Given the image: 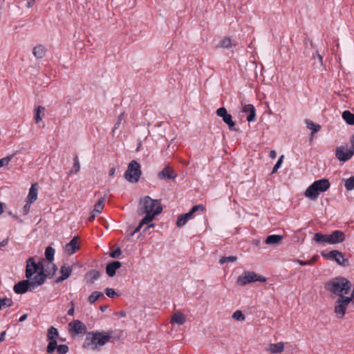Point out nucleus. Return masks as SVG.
<instances>
[{"instance_id": "obj_25", "label": "nucleus", "mask_w": 354, "mask_h": 354, "mask_svg": "<svg viewBox=\"0 0 354 354\" xmlns=\"http://www.w3.org/2000/svg\"><path fill=\"white\" fill-rule=\"evenodd\" d=\"M100 273L96 270H91L86 274V279L88 283H93L99 279Z\"/></svg>"}, {"instance_id": "obj_20", "label": "nucleus", "mask_w": 354, "mask_h": 354, "mask_svg": "<svg viewBox=\"0 0 354 354\" xmlns=\"http://www.w3.org/2000/svg\"><path fill=\"white\" fill-rule=\"evenodd\" d=\"M78 250L79 245L77 243V237L73 238L72 240L65 246V251L69 254H74Z\"/></svg>"}, {"instance_id": "obj_15", "label": "nucleus", "mask_w": 354, "mask_h": 354, "mask_svg": "<svg viewBox=\"0 0 354 354\" xmlns=\"http://www.w3.org/2000/svg\"><path fill=\"white\" fill-rule=\"evenodd\" d=\"M345 239V234L343 232L339 230H335L332 234H328V243L336 244L342 243Z\"/></svg>"}, {"instance_id": "obj_56", "label": "nucleus", "mask_w": 354, "mask_h": 354, "mask_svg": "<svg viewBox=\"0 0 354 354\" xmlns=\"http://www.w3.org/2000/svg\"><path fill=\"white\" fill-rule=\"evenodd\" d=\"M6 335V331H3L0 334V342H3L5 339Z\"/></svg>"}, {"instance_id": "obj_37", "label": "nucleus", "mask_w": 354, "mask_h": 354, "mask_svg": "<svg viewBox=\"0 0 354 354\" xmlns=\"http://www.w3.org/2000/svg\"><path fill=\"white\" fill-rule=\"evenodd\" d=\"M344 186L348 191L354 189V176L345 180Z\"/></svg>"}, {"instance_id": "obj_48", "label": "nucleus", "mask_w": 354, "mask_h": 354, "mask_svg": "<svg viewBox=\"0 0 354 354\" xmlns=\"http://www.w3.org/2000/svg\"><path fill=\"white\" fill-rule=\"evenodd\" d=\"M48 268H51V270L49 272L48 274H54L57 270L56 266L55 264H53L52 263V261H48Z\"/></svg>"}, {"instance_id": "obj_39", "label": "nucleus", "mask_w": 354, "mask_h": 354, "mask_svg": "<svg viewBox=\"0 0 354 354\" xmlns=\"http://www.w3.org/2000/svg\"><path fill=\"white\" fill-rule=\"evenodd\" d=\"M237 260V257L236 256H230V257H223L220 259L219 263L221 264H224L227 262H235Z\"/></svg>"}, {"instance_id": "obj_52", "label": "nucleus", "mask_w": 354, "mask_h": 354, "mask_svg": "<svg viewBox=\"0 0 354 354\" xmlns=\"http://www.w3.org/2000/svg\"><path fill=\"white\" fill-rule=\"evenodd\" d=\"M295 261L298 263L301 266L310 265V262H308V261H301V260H299V259H297V260H295Z\"/></svg>"}, {"instance_id": "obj_17", "label": "nucleus", "mask_w": 354, "mask_h": 354, "mask_svg": "<svg viewBox=\"0 0 354 354\" xmlns=\"http://www.w3.org/2000/svg\"><path fill=\"white\" fill-rule=\"evenodd\" d=\"M73 267L68 264H64L60 268L61 276L56 279L57 283L62 282L68 279L72 272Z\"/></svg>"}, {"instance_id": "obj_45", "label": "nucleus", "mask_w": 354, "mask_h": 354, "mask_svg": "<svg viewBox=\"0 0 354 354\" xmlns=\"http://www.w3.org/2000/svg\"><path fill=\"white\" fill-rule=\"evenodd\" d=\"M283 158H284V156L281 155V157L279 158V159L278 160V161L277 162V163L275 164V165L274 166L272 171V174H274L277 171L278 169L281 167V165L282 164Z\"/></svg>"}, {"instance_id": "obj_4", "label": "nucleus", "mask_w": 354, "mask_h": 354, "mask_svg": "<svg viewBox=\"0 0 354 354\" xmlns=\"http://www.w3.org/2000/svg\"><path fill=\"white\" fill-rule=\"evenodd\" d=\"M46 279V274L41 270L34 277L32 281L22 280L16 283L13 287V290L17 294H24L28 290H32L42 285L45 282Z\"/></svg>"}, {"instance_id": "obj_35", "label": "nucleus", "mask_w": 354, "mask_h": 354, "mask_svg": "<svg viewBox=\"0 0 354 354\" xmlns=\"http://www.w3.org/2000/svg\"><path fill=\"white\" fill-rule=\"evenodd\" d=\"M57 346H58L56 339L49 340V343L46 348V352L48 353H53L57 348Z\"/></svg>"}, {"instance_id": "obj_26", "label": "nucleus", "mask_w": 354, "mask_h": 354, "mask_svg": "<svg viewBox=\"0 0 354 354\" xmlns=\"http://www.w3.org/2000/svg\"><path fill=\"white\" fill-rule=\"evenodd\" d=\"M46 48L41 45L39 44L36 46L32 50V53L35 57L37 59L43 58L46 55Z\"/></svg>"}, {"instance_id": "obj_11", "label": "nucleus", "mask_w": 354, "mask_h": 354, "mask_svg": "<svg viewBox=\"0 0 354 354\" xmlns=\"http://www.w3.org/2000/svg\"><path fill=\"white\" fill-rule=\"evenodd\" d=\"M354 155V153L347 145H341L336 148L335 156L340 162H346Z\"/></svg>"}, {"instance_id": "obj_63", "label": "nucleus", "mask_w": 354, "mask_h": 354, "mask_svg": "<svg viewBox=\"0 0 354 354\" xmlns=\"http://www.w3.org/2000/svg\"><path fill=\"white\" fill-rule=\"evenodd\" d=\"M3 212V203H0V214H1Z\"/></svg>"}, {"instance_id": "obj_10", "label": "nucleus", "mask_w": 354, "mask_h": 354, "mask_svg": "<svg viewBox=\"0 0 354 354\" xmlns=\"http://www.w3.org/2000/svg\"><path fill=\"white\" fill-rule=\"evenodd\" d=\"M41 270L44 272V268L43 265H41L40 263L37 264L32 257L28 259L26 268V277L27 279H30L35 273L37 271L39 272Z\"/></svg>"}, {"instance_id": "obj_46", "label": "nucleus", "mask_w": 354, "mask_h": 354, "mask_svg": "<svg viewBox=\"0 0 354 354\" xmlns=\"http://www.w3.org/2000/svg\"><path fill=\"white\" fill-rule=\"evenodd\" d=\"M124 118V113H122L119 116H118V120L116 122V123L114 125V128L113 129V133L115 132V130L117 129L118 128H119L122 120Z\"/></svg>"}, {"instance_id": "obj_47", "label": "nucleus", "mask_w": 354, "mask_h": 354, "mask_svg": "<svg viewBox=\"0 0 354 354\" xmlns=\"http://www.w3.org/2000/svg\"><path fill=\"white\" fill-rule=\"evenodd\" d=\"M105 293L109 297H113L115 295H116V292L113 288H106L105 289Z\"/></svg>"}, {"instance_id": "obj_13", "label": "nucleus", "mask_w": 354, "mask_h": 354, "mask_svg": "<svg viewBox=\"0 0 354 354\" xmlns=\"http://www.w3.org/2000/svg\"><path fill=\"white\" fill-rule=\"evenodd\" d=\"M322 255L327 259L335 261L340 266H348V261L345 259L343 254L338 250H331L328 254L322 253Z\"/></svg>"}, {"instance_id": "obj_30", "label": "nucleus", "mask_w": 354, "mask_h": 354, "mask_svg": "<svg viewBox=\"0 0 354 354\" xmlns=\"http://www.w3.org/2000/svg\"><path fill=\"white\" fill-rule=\"evenodd\" d=\"M102 297H104L102 292L94 291L89 295L88 301L90 304H94L98 299Z\"/></svg>"}, {"instance_id": "obj_9", "label": "nucleus", "mask_w": 354, "mask_h": 354, "mask_svg": "<svg viewBox=\"0 0 354 354\" xmlns=\"http://www.w3.org/2000/svg\"><path fill=\"white\" fill-rule=\"evenodd\" d=\"M205 209V207L203 205H194L192 209L184 214L179 215L177 218L176 225L178 227H181L183 225H185L187 221L191 219L193 214L198 210H201L202 212H204Z\"/></svg>"}, {"instance_id": "obj_49", "label": "nucleus", "mask_w": 354, "mask_h": 354, "mask_svg": "<svg viewBox=\"0 0 354 354\" xmlns=\"http://www.w3.org/2000/svg\"><path fill=\"white\" fill-rule=\"evenodd\" d=\"M122 252L120 248L116 249L110 254V257L112 258H118L121 254Z\"/></svg>"}, {"instance_id": "obj_7", "label": "nucleus", "mask_w": 354, "mask_h": 354, "mask_svg": "<svg viewBox=\"0 0 354 354\" xmlns=\"http://www.w3.org/2000/svg\"><path fill=\"white\" fill-rule=\"evenodd\" d=\"M142 174L140 165L136 160H131L124 173L125 179L130 183H137Z\"/></svg>"}, {"instance_id": "obj_64", "label": "nucleus", "mask_w": 354, "mask_h": 354, "mask_svg": "<svg viewBox=\"0 0 354 354\" xmlns=\"http://www.w3.org/2000/svg\"><path fill=\"white\" fill-rule=\"evenodd\" d=\"M106 308H107L106 306H101V307H100V310H101L102 311H104V310H105L106 309Z\"/></svg>"}, {"instance_id": "obj_42", "label": "nucleus", "mask_w": 354, "mask_h": 354, "mask_svg": "<svg viewBox=\"0 0 354 354\" xmlns=\"http://www.w3.org/2000/svg\"><path fill=\"white\" fill-rule=\"evenodd\" d=\"M232 46L231 39L229 37H225L223 39L219 44V46L222 48H230Z\"/></svg>"}, {"instance_id": "obj_28", "label": "nucleus", "mask_w": 354, "mask_h": 354, "mask_svg": "<svg viewBox=\"0 0 354 354\" xmlns=\"http://www.w3.org/2000/svg\"><path fill=\"white\" fill-rule=\"evenodd\" d=\"M106 199V195H104L103 197H102L94 205L93 212L96 213L97 214H100L104 207V202Z\"/></svg>"}, {"instance_id": "obj_53", "label": "nucleus", "mask_w": 354, "mask_h": 354, "mask_svg": "<svg viewBox=\"0 0 354 354\" xmlns=\"http://www.w3.org/2000/svg\"><path fill=\"white\" fill-rule=\"evenodd\" d=\"M96 215H97V214L92 211L91 213V215L88 218V221L89 222L93 221L95 218V216H96Z\"/></svg>"}, {"instance_id": "obj_61", "label": "nucleus", "mask_w": 354, "mask_h": 354, "mask_svg": "<svg viewBox=\"0 0 354 354\" xmlns=\"http://www.w3.org/2000/svg\"><path fill=\"white\" fill-rule=\"evenodd\" d=\"M115 169L113 167H112L110 170H109V174L110 176H113L114 174H115Z\"/></svg>"}, {"instance_id": "obj_59", "label": "nucleus", "mask_w": 354, "mask_h": 354, "mask_svg": "<svg viewBox=\"0 0 354 354\" xmlns=\"http://www.w3.org/2000/svg\"><path fill=\"white\" fill-rule=\"evenodd\" d=\"M117 315L121 317H124L126 316V313L124 311H119L117 313Z\"/></svg>"}, {"instance_id": "obj_58", "label": "nucleus", "mask_w": 354, "mask_h": 354, "mask_svg": "<svg viewBox=\"0 0 354 354\" xmlns=\"http://www.w3.org/2000/svg\"><path fill=\"white\" fill-rule=\"evenodd\" d=\"M27 317H28V315H27V314H24L23 315H21V316L20 317V318H19V321L20 322H24V321H25V320L26 319Z\"/></svg>"}, {"instance_id": "obj_12", "label": "nucleus", "mask_w": 354, "mask_h": 354, "mask_svg": "<svg viewBox=\"0 0 354 354\" xmlns=\"http://www.w3.org/2000/svg\"><path fill=\"white\" fill-rule=\"evenodd\" d=\"M86 326L80 320H74L68 324V331L71 335L86 334Z\"/></svg>"}, {"instance_id": "obj_34", "label": "nucleus", "mask_w": 354, "mask_h": 354, "mask_svg": "<svg viewBox=\"0 0 354 354\" xmlns=\"http://www.w3.org/2000/svg\"><path fill=\"white\" fill-rule=\"evenodd\" d=\"M54 254H55V250L50 246L47 247L46 249V251H45V257H46V259L48 261H52L54 258Z\"/></svg>"}, {"instance_id": "obj_22", "label": "nucleus", "mask_w": 354, "mask_h": 354, "mask_svg": "<svg viewBox=\"0 0 354 354\" xmlns=\"http://www.w3.org/2000/svg\"><path fill=\"white\" fill-rule=\"evenodd\" d=\"M186 322V317L182 313L177 311L171 317V323L183 325Z\"/></svg>"}, {"instance_id": "obj_43", "label": "nucleus", "mask_w": 354, "mask_h": 354, "mask_svg": "<svg viewBox=\"0 0 354 354\" xmlns=\"http://www.w3.org/2000/svg\"><path fill=\"white\" fill-rule=\"evenodd\" d=\"M57 351L58 354H66L68 351V347L65 344H61L57 346Z\"/></svg>"}, {"instance_id": "obj_8", "label": "nucleus", "mask_w": 354, "mask_h": 354, "mask_svg": "<svg viewBox=\"0 0 354 354\" xmlns=\"http://www.w3.org/2000/svg\"><path fill=\"white\" fill-rule=\"evenodd\" d=\"M266 279L264 277L259 276L253 272H244L237 279V283L240 286H245L246 284L255 282L261 281L264 282Z\"/></svg>"}, {"instance_id": "obj_33", "label": "nucleus", "mask_w": 354, "mask_h": 354, "mask_svg": "<svg viewBox=\"0 0 354 354\" xmlns=\"http://www.w3.org/2000/svg\"><path fill=\"white\" fill-rule=\"evenodd\" d=\"M313 239L317 243H328V235L317 232L315 234Z\"/></svg>"}, {"instance_id": "obj_51", "label": "nucleus", "mask_w": 354, "mask_h": 354, "mask_svg": "<svg viewBox=\"0 0 354 354\" xmlns=\"http://www.w3.org/2000/svg\"><path fill=\"white\" fill-rule=\"evenodd\" d=\"M145 223H142V220H141V221H140V223H139L138 226L135 229V230H134V231H133V232L132 233V235H133L134 234H136V233L138 232L140 230V229H141L142 226L143 225H145Z\"/></svg>"}, {"instance_id": "obj_44", "label": "nucleus", "mask_w": 354, "mask_h": 354, "mask_svg": "<svg viewBox=\"0 0 354 354\" xmlns=\"http://www.w3.org/2000/svg\"><path fill=\"white\" fill-rule=\"evenodd\" d=\"M12 157L13 156L12 155L0 159V167L8 165L12 160Z\"/></svg>"}, {"instance_id": "obj_29", "label": "nucleus", "mask_w": 354, "mask_h": 354, "mask_svg": "<svg viewBox=\"0 0 354 354\" xmlns=\"http://www.w3.org/2000/svg\"><path fill=\"white\" fill-rule=\"evenodd\" d=\"M342 118L349 125H354V114L349 111H344L342 113Z\"/></svg>"}, {"instance_id": "obj_55", "label": "nucleus", "mask_w": 354, "mask_h": 354, "mask_svg": "<svg viewBox=\"0 0 354 354\" xmlns=\"http://www.w3.org/2000/svg\"><path fill=\"white\" fill-rule=\"evenodd\" d=\"M71 305L73 306V302H71ZM74 311H75L74 306H72V308L68 310V314L69 315L72 316V315H74Z\"/></svg>"}, {"instance_id": "obj_62", "label": "nucleus", "mask_w": 354, "mask_h": 354, "mask_svg": "<svg viewBox=\"0 0 354 354\" xmlns=\"http://www.w3.org/2000/svg\"><path fill=\"white\" fill-rule=\"evenodd\" d=\"M317 260V257H313L311 259L308 261V262H310V265L313 264L314 262Z\"/></svg>"}, {"instance_id": "obj_54", "label": "nucleus", "mask_w": 354, "mask_h": 354, "mask_svg": "<svg viewBox=\"0 0 354 354\" xmlns=\"http://www.w3.org/2000/svg\"><path fill=\"white\" fill-rule=\"evenodd\" d=\"M270 158L272 159H274L276 157H277V153L274 150H272L270 152Z\"/></svg>"}, {"instance_id": "obj_3", "label": "nucleus", "mask_w": 354, "mask_h": 354, "mask_svg": "<svg viewBox=\"0 0 354 354\" xmlns=\"http://www.w3.org/2000/svg\"><path fill=\"white\" fill-rule=\"evenodd\" d=\"M325 289L332 295L339 297H347L353 289L352 283L344 277H335L325 283Z\"/></svg>"}, {"instance_id": "obj_2", "label": "nucleus", "mask_w": 354, "mask_h": 354, "mask_svg": "<svg viewBox=\"0 0 354 354\" xmlns=\"http://www.w3.org/2000/svg\"><path fill=\"white\" fill-rule=\"evenodd\" d=\"M113 336V331H91L86 333L83 347L93 351L99 350L109 342Z\"/></svg>"}, {"instance_id": "obj_14", "label": "nucleus", "mask_w": 354, "mask_h": 354, "mask_svg": "<svg viewBox=\"0 0 354 354\" xmlns=\"http://www.w3.org/2000/svg\"><path fill=\"white\" fill-rule=\"evenodd\" d=\"M218 116L222 118L223 122L226 123L230 130L235 131V122L232 120V117L230 114L227 113V109L225 107H221L216 110Z\"/></svg>"}, {"instance_id": "obj_27", "label": "nucleus", "mask_w": 354, "mask_h": 354, "mask_svg": "<svg viewBox=\"0 0 354 354\" xmlns=\"http://www.w3.org/2000/svg\"><path fill=\"white\" fill-rule=\"evenodd\" d=\"M45 108L44 106H39L35 109L34 120L36 123H39L42 120L43 116L44 115Z\"/></svg>"}, {"instance_id": "obj_36", "label": "nucleus", "mask_w": 354, "mask_h": 354, "mask_svg": "<svg viewBox=\"0 0 354 354\" xmlns=\"http://www.w3.org/2000/svg\"><path fill=\"white\" fill-rule=\"evenodd\" d=\"M73 169L71 170L69 174H77L80 170V164L78 156L76 155L73 158Z\"/></svg>"}, {"instance_id": "obj_16", "label": "nucleus", "mask_w": 354, "mask_h": 354, "mask_svg": "<svg viewBox=\"0 0 354 354\" xmlns=\"http://www.w3.org/2000/svg\"><path fill=\"white\" fill-rule=\"evenodd\" d=\"M158 178L164 180L174 179L177 175L170 167H165L158 174Z\"/></svg>"}, {"instance_id": "obj_31", "label": "nucleus", "mask_w": 354, "mask_h": 354, "mask_svg": "<svg viewBox=\"0 0 354 354\" xmlns=\"http://www.w3.org/2000/svg\"><path fill=\"white\" fill-rule=\"evenodd\" d=\"M306 124L307 125V128L312 131V134L318 132L321 129V126L319 124H315L310 120H306Z\"/></svg>"}, {"instance_id": "obj_23", "label": "nucleus", "mask_w": 354, "mask_h": 354, "mask_svg": "<svg viewBox=\"0 0 354 354\" xmlns=\"http://www.w3.org/2000/svg\"><path fill=\"white\" fill-rule=\"evenodd\" d=\"M283 237L281 235L272 234L269 235L265 240V243L268 245H278L283 240Z\"/></svg>"}, {"instance_id": "obj_38", "label": "nucleus", "mask_w": 354, "mask_h": 354, "mask_svg": "<svg viewBox=\"0 0 354 354\" xmlns=\"http://www.w3.org/2000/svg\"><path fill=\"white\" fill-rule=\"evenodd\" d=\"M313 59H314V65L317 67L320 68L323 64V58L321 55H319L318 53H316V55H313Z\"/></svg>"}, {"instance_id": "obj_24", "label": "nucleus", "mask_w": 354, "mask_h": 354, "mask_svg": "<svg viewBox=\"0 0 354 354\" xmlns=\"http://www.w3.org/2000/svg\"><path fill=\"white\" fill-rule=\"evenodd\" d=\"M267 350L270 353H280L284 350V344L283 342L270 344Z\"/></svg>"}, {"instance_id": "obj_18", "label": "nucleus", "mask_w": 354, "mask_h": 354, "mask_svg": "<svg viewBox=\"0 0 354 354\" xmlns=\"http://www.w3.org/2000/svg\"><path fill=\"white\" fill-rule=\"evenodd\" d=\"M122 266L120 261H114L106 265V272L108 276L112 277L115 274V272Z\"/></svg>"}, {"instance_id": "obj_60", "label": "nucleus", "mask_w": 354, "mask_h": 354, "mask_svg": "<svg viewBox=\"0 0 354 354\" xmlns=\"http://www.w3.org/2000/svg\"><path fill=\"white\" fill-rule=\"evenodd\" d=\"M8 242V239H4L3 241H1L0 243V247L1 246H4V245H7Z\"/></svg>"}, {"instance_id": "obj_41", "label": "nucleus", "mask_w": 354, "mask_h": 354, "mask_svg": "<svg viewBox=\"0 0 354 354\" xmlns=\"http://www.w3.org/2000/svg\"><path fill=\"white\" fill-rule=\"evenodd\" d=\"M232 318L237 321H243L245 317L241 310H236L232 315Z\"/></svg>"}, {"instance_id": "obj_57", "label": "nucleus", "mask_w": 354, "mask_h": 354, "mask_svg": "<svg viewBox=\"0 0 354 354\" xmlns=\"http://www.w3.org/2000/svg\"><path fill=\"white\" fill-rule=\"evenodd\" d=\"M36 0H27V7L30 8Z\"/></svg>"}, {"instance_id": "obj_50", "label": "nucleus", "mask_w": 354, "mask_h": 354, "mask_svg": "<svg viewBox=\"0 0 354 354\" xmlns=\"http://www.w3.org/2000/svg\"><path fill=\"white\" fill-rule=\"evenodd\" d=\"M30 204L31 203H28V202H27L26 204L24 206L23 209H22L23 215H26L28 213V212L30 210Z\"/></svg>"}, {"instance_id": "obj_1", "label": "nucleus", "mask_w": 354, "mask_h": 354, "mask_svg": "<svg viewBox=\"0 0 354 354\" xmlns=\"http://www.w3.org/2000/svg\"><path fill=\"white\" fill-rule=\"evenodd\" d=\"M162 211V207L159 201L152 199L148 196L140 198L138 213L139 214H145V216L142 218V223H149Z\"/></svg>"}, {"instance_id": "obj_32", "label": "nucleus", "mask_w": 354, "mask_h": 354, "mask_svg": "<svg viewBox=\"0 0 354 354\" xmlns=\"http://www.w3.org/2000/svg\"><path fill=\"white\" fill-rule=\"evenodd\" d=\"M59 336L58 330L56 328L51 326L48 330L47 337L48 340L56 339Z\"/></svg>"}, {"instance_id": "obj_19", "label": "nucleus", "mask_w": 354, "mask_h": 354, "mask_svg": "<svg viewBox=\"0 0 354 354\" xmlns=\"http://www.w3.org/2000/svg\"><path fill=\"white\" fill-rule=\"evenodd\" d=\"M242 111L245 113H248L247 120L250 122L255 120L256 118V110L254 106L251 104H245L243 107Z\"/></svg>"}, {"instance_id": "obj_40", "label": "nucleus", "mask_w": 354, "mask_h": 354, "mask_svg": "<svg viewBox=\"0 0 354 354\" xmlns=\"http://www.w3.org/2000/svg\"><path fill=\"white\" fill-rule=\"evenodd\" d=\"M12 305V300L10 298H3L0 299L1 309L3 307H10Z\"/></svg>"}, {"instance_id": "obj_21", "label": "nucleus", "mask_w": 354, "mask_h": 354, "mask_svg": "<svg viewBox=\"0 0 354 354\" xmlns=\"http://www.w3.org/2000/svg\"><path fill=\"white\" fill-rule=\"evenodd\" d=\"M37 194H38L37 184V183L32 184L31 187L29 189V192H28V194L27 196L28 203H34L37 198Z\"/></svg>"}, {"instance_id": "obj_5", "label": "nucleus", "mask_w": 354, "mask_h": 354, "mask_svg": "<svg viewBox=\"0 0 354 354\" xmlns=\"http://www.w3.org/2000/svg\"><path fill=\"white\" fill-rule=\"evenodd\" d=\"M330 186V182L326 178L315 180L306 189L304 195L310 200L315 201L319 193L327 191Z\"/></svg>"}, {"instance_id": "obj_6", "label": "nucleus", "mask_w": 354, "mask_h": 354, "mask_svg": "<svg viewBox=\"0 0 354 354\" xmlns=\"http://www.w3.org/2000/svg\"><path fill=\"white\" fill-rule=\"evenodd\" d=\"M354 302V288L351 293L347 297H337L334 304V313L337 319H342L345 316L346 308L351 303Z\"/></svg>"}]
</instances>
